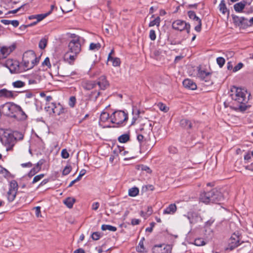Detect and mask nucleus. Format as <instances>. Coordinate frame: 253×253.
<instances>
[{
	"label": "nucleus",
	"mask_w": 253,
	"mask_h": 253,
	"mask_svg": "<svg viewBox=\"0 0 253 253\" xmlns=\"http://www.w3.org/2000/svg\"><path fill=\"white\" fill-rule=\"evenodd\" d=\"M232 93L230 94L232 99L234 101L230 108L236 111L244 112L251 107V105L248 104L249 100L250 93L245 88L233 86L231 89Z\"/></svg>",
	"instance_id": "f257e3e1"
},
{
	"label": "nucleus",
	"mask_w": 253,
	"mask_h": 253,
	"mask_svg": "<svg viewBox=\"0 0 253 253\" xmlns=\"http://www.w3.org/2000/svg\"><path fill=\"white\" fill-rule=\"evenodd\" d=\"M200 200L205 203L220 204L224 200L223 194L216 188L212 189L211 191L204 192L201 194Z\"/></svg>",
	"instance_id": "f03ea898"
},
{
	"label": "nucleus",
	"mask_w": 253,
	"mask_h": 253,
	"mask_svg": "<svg viewBox=\"0 0 253 253\" xmlns=\"http://www.w3.org/2000/svg\"><path fill=\"white\" fill-rule=\"evenodd\" d=\"M128 119L127 113L122 110L115 111L110 115L111 122L117 125L116 126H114V127L125 126Z\"/></svg>",
	"instance_id": "7ed1b4c3"
},
{
	"label": "nucleus",
	"mask_w": 253,
	"mask_h": 253,
	"mask_svg": "<svg viewBox=\"0 0 253 253\" xmlns=\"http://www.w3.org/2000/svg\"><path fill=\"white\" fill-rule=\"evenodd\" d=\"M72 38L68 44V51L72 54H79L81 51L82 42L84 40L75 34L73 35Z\"/></svg>",
	"instance_id": "20e7f679"
},
{
	"label": "nucleus",
	"mask_w": 253,
	"mask_h": 253,
	"mask_svg": "<svg viewBox=\"0 0 253 253\" xmlns=\"http://www.w3.org/2000/svg\"><path fill=\"white\" fill-rule=\"evenodd\" d=\"M2 144L6 147L7 151H11L16 144L14 136L12 133L4 132L0 138Z\"/></svg>",
	"instance_id": "39448f33"
},
{
	"label": "nucleus",
	"mask_w": 253,
	"mask_h": 253,
	"mask_svg": "<svg viewBox=\"0 0 253 253\" xmlns=\"http://www.w3.org/2000/svg\"><path fill=\"white\" fill-rule=\"evenodd\" d=\"M6 115L13 118L16 117V114L18 110H20L21 107L13 102H7L1 106Z\"/></svg>",
	"instance_id": "423d86ee"
},
{
	"label": "nucleus",
	"mask_w": 253,
	"mask_h": 253,
	"mask_svg": "<svg viewBox=\"0 0 253 253\" xmlns=\"http://www.w3.org/2000/svg\"><path fill=\"white\" fill-rule=\"evenodd\" d=\"M46 106L45 107V109L48 111L49 109H51L53 113L57 115H60L61 114L65 113L67 109L63 107L60 103L56 104L55 103H51L46 104Z\"/></svg>",
	"instance_id": "0eeeda50"
},
{
	"label": "nucleus",
	"mask_w": 253,
	"mask_h": 253,
	"mask_svg": "<svg viewBox=\"0 0 253 253\" xmlns=\"http://www.w3.org/2000/svg\"><path fill=\"white\" fill-rule=\"evenodd\" d=\"M18 183L15 180H12L10 182L9 190L7 193V198L9 202H12L15 199L18 190Z\"/></svg>",
	"instance_id": "6e6552de"
},
{
	"label": "nucleus",
	"mask_w": 253,
	"mask_h": 253,
	"mask_svg": "<svg viewBox=\"0 0 253 253\" xmlns=\"http://www.w3.org/2000/svg\"><path fill=\"white\" fill-rule=\"evenodd\" d=\"M173 29L180 31L186 30L187 33H190V25L181 20H177L174 21L172 24Z\"/></svg>",
	"instance_id": "1a4fd4ad"
},
{
	"label": "nucleus",
	"mask_w": 253,
	"mask_h": 253,
	"mask_svg": "<svg viewBox=\"0 0 253 253\" xmlns=\"http://www.w3.org/2000/svg\"><path fill=\"white\" fill-rule=\"evenodd\" d=\"M5 65L11 73H18L21 72L19 63L16 60L10 59H7Z\"/></svg>",
	"instance_id": "9d476101"
},
{
	"label": "nucleus",
	"mask_w": 253,
	"mask_h": 253,
	"mask_svg": "<svg viewBox=\"0 0 253 253\" xmlns=\"http://www.w3.org/2000/svg\"><path fill=\"white\" fill-rule=\"evenodd\" d=\"M240 235L238 232L233 234L229 239V245L227 250L229 249L232 251L237 247L240 245Z\"/></svg>",
	"instance_id": "9b49d317"
},
{
	"label": "nucleus",
	"mask_w": 253,
	"mask_h": 253,
	"mask_svg": "<svg viewBox=\"0 0 253 253\" xmlns=\"http://www.w3.org/2000/svg\"><path fill=\"white\" fill-rule=\"evenodd\" d=\"M172 247L170 245L161 244L154 246L152 248L153 253H170Z\"/></svg>",
	"instance_id": "f8f14e48"
},
{
	"label": "nucleus",
	"mask_w": 253,
	"mask_h": 253,
	"mask_svg": "<svg viewBox=\"0 0 253 253\" xmlns=\"http://www.w3.org/2000/svg\"><path fill=\"white\" fill-rule=\"evenodd\" d=\"M16 44L13 43L10 45L3 46L0 48V54L2 58H5L7 57L16 48Z\"/></svg>",
	"instance_id": "ddd939ff"
},
{
	"label": "nucleus",
	"mask_w": 253,
	"mask_h": 253,
	"mask_svg": "<svg viewBox=\"0 0 253 253\" xmlns=\"http://www.w3.org/2000/svg\"><path fill=\"white\" fill-rule=\"evenodd\" d=\"M188 16L191 19L194 20L196 22L197 25L195 27V30L197 32H200L202 27L201 20L197 16L195 12L193 11H189L188 12Z\"/></svg>",
	"instance_id": "4468645a"
},
{
	"label": "nucleus",
	"mask_w": 253,
	"mask_h": 253,
	"mask_svg": "<svg viewBox=\"0 0 253 253\" xmlns=\"http://www.w3.org/2000/svg\"><path fill=\"white\" fill-rule=\"evenodd\" d=\"M211 74L210 72H206L205 71H200L198 73V76L201 79L207 83L206 85L212 84V82L211 80Z\"/></svg>",
	"instance_id": "2eb2a0df"
},
{
	"label": "nucleus",
	"mask_w": 253,
	"mask_h": 253,
	"mask_svg": "<svg viewBox=\"0 0 253 253\" xmlns=\"http://www.w3.org/2000/svg\"><path fill=\"white\" fill-rule=\"evenodd\" d=\"M96 82V84L98 85L99 88L102 90H105L107 87L109 86V83L107 81L106 78L104 76L99 78Z\"/></svg>",
	"instance_id": "dca6fc26"
},
{
	"label": "nucleus",
	"mask_w": 253,
	"mask_h": 253,
	"mask_svg": "<svg viewBox=\"0 0 253 253\" xmlns=\"http://www.w3.org/2000/svg\"><path fill=\"white\" fill-rule=\"evenodd\" d=\"M195 124V122L192 123L191 121L186 119H182L180 121V125L181 127L187 130L191 129L194 127V125Z\"/></svg>",
	"instance_id": "f3484780"
},
{
	"label": "nucleus",
	"mask_w": 253,
	"mask_h": 253,
	"mask_svg": "<svg viewBox=\"0 0 253 253\" xmlns=\"http://www.w3.org/2000/svg\"><path fill=\"white\" fill-rule=\"evenodd\" d=\"M22 62L25 67L24 70L31 69L36 65V63H34L33 62L32 63L31 62V59L29 58V57H25V53L23 55Z\"/></svg>",
	"instance_id": "a211bd4d"
},
{
	"label": "nucleus",
	"mask_w": 253,
	"mask_h": 253,
	"mask_svg": "<svg viewBox=\"0 0 253 253\" xmlns=\"http://www.w3.org/2000/svg\"><path fill=\"white\" fill-rule=\"evenodd\" d=\"M78 54H72L68 51L64 55V60L70 64H73Z\"/></svg>",
	"instance_id": "6ab92c4d"
},
{
	"label": "nucleus",
	"mask_w": 253,
	"mask_h": 253,
	"mask_svg": "<svg viewBox=\"0 0 253 253\" xmlns=\"http://www.w3.org/2000/svg\"><path fill=\"white\" fill-rule=\"evenodd\" d=\"M183 86L188 89L195 90L197 88V85L192 80L186 79L183 81Z\"/></svg>",
	"instance_id": "aec40b11"
},
{
	"label": "nucleus",
	"mask_w": 253,
	"mask_h": 253,
	"mask_svg": "<svg viewBox=\"0 0 253 253\" xmlns=\"http://www.w3.org/2000/svg\"><path fill=\"white\" fill-rule=\"evenodd\" d=\"M14 97V93L12 91L8 90L6 88L0 89V97L12 98Z\"/></svg>",
	"instance_id": "412c9836"
},
{
	"label": "nucleus",
	"mask_w": 253,
	"mask_h": 253,
	"mask_svg": "<svg viewBox=\"0 0 253 253\" xmlns=\"http://www.w3.org/2000/svg\"><path fill=\"white\" fill-rule=\"evenodd\" d=\"M176 210L177 207L175 204H171L164 211L163 214H173L176 212Z\"/></svg>",
	"instance_id": "4be33fe9"
},
{
	"label": "nucleus",
	"mask_w": 253,
	"mask_h": 253,
	"mask_svg": "<svg viewBox=\"0 0 253 253\" xmlns=\"http://www.w3.org/2000/svg\"><path fill=\"white\" fill-rule=\"evenodd\" d=\"M25 57H29L31 63L33 62L37 64L39 62V59L36 57L35 53L32 50L25 52Z\"/></svg>",
	"instance_id": "5701e85b"
},
{
	"label": "nucleus",
	"mask_w": 253,
	"mask_h": 253,
	"mask_svg": "<svg viewBox=\"0 0 253 253\" xmlns=\"http://www.w3.org/2000/svg\"><path fill=\"white\" fill-rule=\"evenodd\" d=\"M246 4V1H241L235 4L234 5V8L237 12H241L245 8Z\"/></svg>",
	"instance_id": "b1692460"
},
{
	"label": "nucleus",
	"mask_w": 253,
	"mask_h": 253,
	"mask_svg": "<svg viewBox=\"0 0 253 253\" xmlns=\"http://www.w3.org/2000/svg\"><path fill=\"white\" fill-rule=\"evenodd\" d=\"M219 9L220 11L223 14H225L226 13L227 15L229 14V10L227 9L225 1L224 0H221L220 4H219Z\"/></svg>",
	"instance_id": "393cba45"
},
{
	"label": "nucleus",
	"mask_w": 253,
	"mask_h": 253,
	"mask_svg": "<svg viewBox=\"0 0 253 253\" xmlns=\"http://www.w3.org/2000/svg\"><path fill=\"white\" fill-rule=\"evenodd\" d=\"M108 61H110L112 62V65L114 67H118L120 66L121 64V60L118 57H113L112 56H108Z\"/></svg>",
	"instance_id": "a878e982"
},
{
	"label": "nucleus",
	"mask_w": 253,
	"mask_h": 253,
	"mask_svg": "<svg viewBox=\"0 0 253 253\" xmlns=\"http://www.w3.org/2000/svg\"><path fill=\"white\" fill-rule=\"evenodd\" d=\"M232 16L234 22L238 24L243 25L245 21H247V19L244 17H239L235 15H232Z\"/></svg>",
	"instance_id": "bb28decb"
},
{
	"label": "nucleus",
	"mask_w": 253,
	"mask_h": 253,
	"mask_svg": "<svg viewBox=\"0 0 253 253\" xmlns=\"http://www.w3.org/2000/svg\"><path fill=\"white\" fill-rule=\"evenodd\" d=\"M76 200L74 198L68 197L64 201V204L69 208H72Z\"/></svg>",
	"instance_id": "cd10ccee"
},
{
	"label": "nucleus",
	"mask_w": 253,
	"mask_h": 253,
	"mask_svg": "<svg viewBox=\"0 0 253 253\" xmlns=\"http://www.w3.org/2000/svg\"><path fill=\"white\" fill-rule=\"evenodd\" d=\"M96 85V81H87L85 83L84 88L86 90H91L95 88Z\"/></svg>",
	"instance_id": "c85d7f7f"
},
{
	"label": "nucleus",
	"mask_w": 253,
	"mask_h": 253,
	"mask_svg": "<svg viewBox=\"0 0 253 253\" xmlns=\"http://www.w3.org/2000/svg\"><path fill=\"white\" fill-rule=\"evenodd\" d=\"M139 193V189L137 187H132L128 190V195L131 197H135Z\"/></svg>",
	"instance_id": "c756f323"
},
{
	"label": "nucleus",
	"mask_w": 253,
	"mask_h": 253,
	"mask_svg": "<svg viewBox=\"0 0 253 253\" xmlns=\"http://www.w3.org/2000/svg\"><path fill=\"white\" fill-rule=\"evenodd\" d=\"M101 229L103 231L108 230L111 231L115 232L117 230V228L110 225L103 224L101 226Z\"/></svg>",
	"instance_id": "7c9ffc66"
},
{
	"label": "nucleus",
	"mask_w": 253,
	"mask_h": 253,
	"mask_svg": "<svg viewBox=\"0 0 253 253\" xmlns=\"http://www.w3.org/2000/svg\"><path fill=\"white\" fill-rule=\"evenodd\" d=\"M47 43V38L44 37L43 38H42L41 41L39 42V47L42 49H43L45 48L46 46Z\"/></svg>",
	"instance_id": "2f4dec72"
},
{
	"label": "nucleus",
	"mask_w": 253,
	"mask_h": 253,
	"mask_svg": "<svg viewBox=\"0 0 253 253\" xmlns=\"http://www.w3.org/2000/svg\"><path fill=\"white\" fill-rule=\"evenodd\" d=\"M101 48V44L99 42L95 43L92 42L90 44L89 49L90 50L97 51Z\"/></svg>",
	"instance_id": "473e14b6"
},
{
	"label": "nucleus",
	"mask_w": 253,
	"mask_h": 253,
	"mask_svg": "<svg viewBox=\"0 0 253 253\" xmlns=\"http://www.w3.org/2000/svg\"><path fill=\"white\" fill-rule=\"evenodd\" d=\"M129 139V135L127 134H124L118 138V140L121 143H126Z\"/></svg>",
	"instance_id": "72a5a7b5"
},
{
	"label": "nucleus",
	"mask_w": 253,
	"mask_h": 253,
	"mask_svg": "<svg viewBox=\"0 0 253 253\" xmlns=\"http://www.w3.org/2000/svg\"><path fill=\"white\" fill-rule=\"evenodd\" d=\"M160 18L159 16H158L154 20L150 21L149 24V26L153 27L155 25H156L157 26L159 27L160 25Z\"/></svg>",
	"instance_id": "f704fd0d"
},
{
	"label": "nucleus",
	"mask_w": 253,
	"mask_h": 253,
	"mask_svg": "<svg viewBox=\"0 0 253 253\" xmlns=\"http://www.w3.org/2000/svg\"><path fill=\"white\" fill-rule=\"evenodd\" d=\"M51 11H49L44 14H40L36 15L37 21L38 22H39L40 21H42L44 18H45L46 17H47L48 15H49Z\"/></svg>",
	"instance_id": "c9c22d12"
},
{
	"label": "nucleus",
	"mask_w": 253,
	"mask_h": 253,
	"mask_svg": "<svg viewBox=\"0 0 253 253\" xmlns=\"http://www.w3.org/2000/svg\"><path fill=\"white\" fill-rule=\"evenodd\" d=\"M109 119H110V116L109 115V113H108L107 112H102L101 114V115H100V120L102 121V122H106V121H107Z\"/></svg>",
	"instance_id": "e433bc0d"
},
{
	"label": "nucleus",
	"mask_w": 253,
	"mask_h": 253,
	"mask_svg": "<svg viewBox=\"0 0 253 253\" xmlns=\"http://www.w3.org/2000/svg\"><path fill=\"white\" fill-rule=\"evenodd\" d=\"M12 85L14 87L20 88L25 86V84L24 82L21 81H17L12 83Z\"/></svg>",
	"instance_id": "4c0bfd02"
},
{
	"label": "nucleus",
	"mask_w": 253,
	"mask_h": 253,
	"mask_svg": "<svg viewBox=\"0 0 253 253\" xmlns=\"http://www.w3.org/2000/svg\"><path fill=\"white\" fill-rule=\"evenodd\" d=\"M12 134L14 136V137L15 138L16 142L18 140H21L23 139L24 135L22 133L16 131L14 132Z\"/></svg>",
	"instance_id": "58836bf2"
},
{
	"label": "nucleus",
	"mask_w": 253,
	"mask_h": 253,
	"mask_svg": "<svg viewBox=\"0 0 253 253\" xmlns=\"http://www.w3.org/2000/svg\"><path fill=\"white\" fill-rule=\"evenodd\" d=\"M158 106L161 111H162L164 112H167L169 111L168 107H167V106L165 104L162 102H159L158 104Z\"/></svg>",
	"instance_id": "ea45409f"
},
{
	"label": "nucleus",
	"mask_w": 253,
	"mask_h": 253,
	"mask_svg": "<svg viewBox=\"0 0 253 253\" xmlns=\"http://www.w3.org/2000/svg\"><path fill=\"white\" fill-rule=\"evenodd\" d=\"M76 103V98L75 96H71L69 98L68 104L69 106L71 108L74 107Z\"/></svg>",
	"instance_id": "a19ab883"
},
{
	"label": "nucleus",
	"mask_w": 253,
	"mask_h": 253,
	"mask_svg": "<svg viewBox=\"0 0 253 253\" xmlns=\"http://www.w3.org/2000/svg\"><path fill=\"white\" fill-rule=\"evenodd\" d=\"M225 59L223 57H219L216 58V62L219 66L221 68L225 64Z\"/></svg>",
	"instance_id": "79ce46f5"
},
{
	"label": "nucleus",
	"mask_w": 253,
	"mask_h": 253,
	"mask_svg": "<svg viewBox=\"0 0 253 253\" xmlns=\"http://www.w3.org/2000/svg\"><path fill=\"white\" fill-rule=\"evenodd\" d=\"M91 237L92 240L97 241L101 237V234L98 232H94L91 234Z\"/></svg>",
	"instance_id": "37998d69"
},
{
	"label": "nucleus",
	"mask_w": 253,
	"mask_h": 253,
	"mask_svg": "<svg viewBox=\"0 0 253 253\" xmlns=\"http://www.w3.org/2000/svg\"><path fill=\"white\" fill-rule=\"evenodd\" d=\"M0 174H2L6 177L9 174V172L6 169L0 166Z\"/></svg>",
	"instance_id": "c03bdc74"
},
{
	"label": "nucleus",
	"mask_w": 253,
	"mask_h": 253,
	"mask_svg": "<svg viewBox=\"0 0 253 253\" xmlns=\"http://www.w3.org/2000/svg\"><path fill=\"white\" fill-rule=\"evenodd\" d=\"M72 168L70 166H66L62 171V174L64 175L68 174L71 171Z\"/></svg>",
	"instance_id": "a18cd8bd"
},
{
	"label": "nucleus",
	"mask_w": 253,
	"mask_h": 253,
	"mask_svg": "<svg viewBox=\"0 0 253 253\" xmlns=\"http://www.w3.org/2000/svg\"><path fill=\"white\" fill-rule=\"evenodd\" d=\"M250 246L248 244L247 246H245L243 248L240 249L238 250V253H249V250L250 249Z\"/></svg>",
	"instance_id": "49530a36"
},
{
	"label": "nucleus",
	"mask_w": 253,
	"mask_h": 253,
	"mask_svg": "<svg viewBox=\"0 0 253 253\" xmlns=\"http://www.w3.org/2000/svg\"><path fill=\"white\" fill-rule=\"evenodd\" d=\"M61 155L63 159H67L69 157V154L66 149H64L62 150Z\"/></svg>",
	"instance_id": "de8ad7c7"
},
{
	"label": "nucleus",
	"mask_w": 253,
	"mask_h": 253,
	"mask_svg": "<svg viewBox=\"0 0 253 253\" xmlns=\"http://www.w3.org/2000/svg\"><path fill=\"white\" fill-rule=\"evenodd\" d=\"M43 174H40L39 175L35 176L33 180L32 183L34 184L40 181L42 178L43 177Z\"/></svg>",
	"instance_id": "09e8293b"
},
{
	"label": "nucleus",
	"mask_w": 253,
	"mask_h": 253,
	"mask_svg": "<svg viewBox=\"0 0 253 253\" xmlns=\"http://www.w3.org/2000/svg\"><path fill=\"white\" fill-rule=\"evenodd\" d=\"M149 38L152 41H154L156 40V35L155 31L154 30H151L149 32Z\"/></svg>",
	"instance_id": "8fccbe9b"
},
{
	"label": "nucleus",
	"mask_w": 253,
	"mask_h": 253,
	"mask_svg": "<svg viewBox=\"0 0 253 253\" xmlns=\"http://www.w3.org/2000/svg\"><path fill=\"white\" fill-rule=\"evenodd\" d=\"M144 240V238H143L139 242V244L137 246V249L138 251L141 252L144 250V245H143V241Z\"/></svg>",
	"instance_id": "3c124183"
},
{
	"label": "nucleus",
	"mask_w": 253,
	"mask_h": 253,
	"mask_svg": "<svg viewBox=\"0 0 253 253\" xmlns=\"http://www.w3.org/2000/svg\"><path fill=\"white\" fill-rule=\"evenodd\" d=\"M205 242L203 240H202L201 239H196L195 241V244L196 246H203L205 245Z\"/></svg>",
	"instance_id": "603ef678"
},
{
	"label": "nucleus",
	"mask_w": 253,
	"mask_h": 253,
	"mask_svg": "<svg viewBox=\"0 0 253 253\" xmlns=\"http://www.w3.org/2000/svg\"><path fill=\"white\" fill-rule=\"evenodd\" d=\"M43 66H46L48 68L51 67V64L50 63L49 59L48 57H46L42 63Z\"/></svg>",
	"instance_id": "864d4df0"
},
{
	"label": "nucleus",
	"mask_w": 253,
	"mask_h": 253,
	"mask_svg": "<svg viewBox=\"0 0 253 253\" xmlns=\"http://www.w3.org/2000/svg\"><path fill=\"white\" fill-rule=\"evenodd\" d=\"M243 66V64L241 62L239 63L237 65H236L233 68V72H235L240 69H241Z\"/></svg>",
	"instance_id": "5fc2aeb1"
},
{
	"label": "nucleus",
	"mask_w": 253,
	"mask_h": 253,
	"mask_svg": "<svg viewBox=\"0 0 253 253\" xmlns=\"http://www.w3.org/2000/svg\"><path fill=\"white\" fill-rule=\"evenodd\" d=\"M86 173V170L83 169H82L80 172V173H79V175H78V176L76 178V180H78V181H79L81 177L84 176Z\"/></svg>",
	"instance_id": "6e6d98bb"
},
{
	"label": "nucleus",
	"mask_w": 253,
	"mask_h": 253,
	"mask_svg": "<svg viewBox=\"0 0 253 253\" xmlns=\"http://www.w3.org/2000/svg\"><path fill=\"white\" fill-rule=\"evenodd\" d=\"M19 114H20L21 116V119L24 120L27 118V116H26V114L23 111V110L21 108L20 110H18V113H16V114H17V115Z\"/></svg>",
	"instance_id": "4d7b16f0"
},
{
	"label": "nucleus",
	"mask_w": 253,
	"mask_h": 253,
	"mask_svg": "<svg viewBox=\"0 0 253 253\" xmlns=\"http://www.w3.org/2000/svg\"><path fill=\"white\" fill-rule=\"evenodd\" d=\"M42 164V162L40 161L37 163L36 166L33 168V169L36 170V172H39L41 169V166Z\"/></svg>",
	"instance_id": "13d9d810"
},
{
	"label": "nucleus",
	"mask_w": 253,
	"mask_h": 253,
	"mask_svg": "<svg viewBox=\"0 0 253 253\" xmlns=\"http://www.w3.org/2000/svg\"><path fill=\"white\" fill-rule=\"evenodd\" d=\"M169 153L171 154H175L177 153V150L176 148L174 146H170L169 148Z\"/></svg>",
	"instance_id": "bf43d9fd"
},
{
	"label": "nucleus",
	"mask_w": 253,
	"mask_h": 253,
	"mask_svg": "<svg viewBox=\"0 0 253 253\" xmlns=\"http://www.w3.org/2000/svg\"><path fill=\"white\" fill-rule=\"evenodd\" d=\"M100 92L99 91H92L91 93V96L94 95V100L96 101L98 97V96L100 95Z\"/></svg>",
	"instance_id": "052dcab7"
},
{
	"label": "nucleus",
	"mask_w": 253,
	"mask_h": 253,
	"mask_svg": "<svg viewBox=\"0 0 253 253\" xmlns=\"http://www.w3.org/2000/svg\"><path fill=\"white\" fill-rule=\"evenodd\" d=\"M141 169L142 170L146 171L147 173H150L152 172V170L151 169L146 166H141Z\"/></svg>",
	"instance_id": "680f3d73"
},
{
	"label": "nucleus",
	"mask_w": 253,
	"mask_h": 253,
	"mask_svg": "<svg viewBox=\"0 0 253 253\" xmlns=\"http://www.w3.org/2000/svg\"><path fill=\"white\" fill-rule=\"evenodd\" d=\"M24 5H25L24 4L22 5V6H21L20 7H18V8H17L16 9H14L13 10H10V11H8V13L15 14V13H17V12H18L19 11H20L21 9L23 8L24 7Z\"/></svg>",
	"instance_id": "e2e57ef3"
},
{
	"label": "nucleus",
	"mask_w": 253,
	"mask_h": 253,
	"mask_svg": "<svg viewBox=\"0 0 253 253\" xmlns=\"http://www.w3.org/2000/svg\"><path fill=\"white\" fill-rule=\"evenodd\" d=\"M144 126H146V127H148L149 130H152V124L150 121H148L146 123L144 124Z\"/></svg>",
	"instance_id": "0e129e2a"
},
{
	"label": "nucleus",
	"mask_w": 253,
	"mask_h": 253,
	"mask_svg": "<svg viewBox=\"0 0 253 253\" xmlns=\"http://www.w3.org/2000/svg\"><path fill=\"white\" fill-rule=\"evenodd\" d=\"M99 207V203L98 202H95L93 203L92 205V209L94 211H96Z\"/></svg>",
	"instance_id": "69168bd1"
},
{
	"label": "nucleus",
	"mask_w": 253,
	"mask_h": 253,
	"mask_svg": "<svg viewBox=\"0 0 253 253\" xmlns=\"http://www.w3.org/2000/svg\"><path fill=\"white\" fill-rule=\"evenodd\" d=\"M140 222V220L139 219L134 218L131 220V223L132 225H136L139 224Z\"/></svg>",
	"instance_id": "338daca9"
},
{
	"label": "nucleus",
	"mask_w": 253,
	"mask_h": 253,
	"mask_svg": "<svg viewBox=\"0 0 253 253\" xmlns=\"http://www.w3.org/2000/svg\"><path fill=\"white\" fill-rule=\"evenodd\" d=\"M10 24L13 25L14 27H17L18 26L19 22L18 20H11Z\"/></svg>",
	"instance_id": "774afa93"
}]
</instances>
